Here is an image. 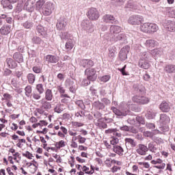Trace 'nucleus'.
<instances>
[{"label":"nucleus","mask_w":175,"mask_h":175,"mask_svg":"<svg viewBox=\"0 0 175 175\" xmlns=\"http://www.w3.org/2000/svg\"><path fill=\"white\" fill-rule=\"evenodd\" d=\"M86 16L89 20H91L92 21H96L100 16L99 11H98L95 8H91L88 9Z\"/></svg>","instance_id":"f257e3e1"},{"label":"nucleus","mask_w":175,"mask_h":175,"mask_svg":"<svg viewBox=\"0 0 175 175\" xmlns=\"http://www.w3.org/2000/svg\"><path fill=\"white\" fill-rule=\"evenodd\" d=\"M69 38H70V35L68 33H63L62 34V39H68L65 44V49L67 51H70V50H72V49L75 47V44H73V40Z\"/></svg>","instance_id":"f03ea898"},{"label":"nucleus","mask_w":175,"mask_h":175,"mask_svg":"<svg viewBox=\"0 0 175 175\" xmlns=\"http://www.w3.org/2000/svg\"><path fill=\"white\" fill-rule=\"evenodd\" d=\"M85 75L87 77V79H88V80H91V81H95L98 77L96 70L92 68H87L85 70Z\"/></svg>","instance_id":"7ed1b4c3"},{"label":"nucleus","mask_w":175,"mask_h":175,"mask_svg":"<svg viewBox=\"0 0 175 175\" xmlns=\"http://www.w3.org/2000/svg\"><path fill=\"white\" fill-rule=\"evenodd\" d=\"M25 2L23 8L27 12H32L35 10L36 0H22Z\"/></svg>","instance_id":"20e7f679"},{"label":"nucleus","mask_w":175,"mask_h":175,"mask_svg":"<svg viewBox=\"0 0 175 175\" xmlns=\"http://www.w3.org/2000/svg\"><path fill=\"white\" fill-rule=\"evenodd\" d=\"M81 27L88 33H92L95 29L94 25L87 20L81 22Z\"/></svg>","instance_id":"39448f33"},{"label":"nucleus","mask_w":175,"mask_h":175,"mask_svg":"<svg viewBox=\"0 0 175 175\" xmlns=\"http://www.w3.org/2000/svg\"><path fill=\"white\" fill-rule=\"evenodd\" d=\"M133 101L139 105H147L150 102V98L144 96L136 95L133 97Z\"/></svg>","instance_id":"423d86ee"},{"label":"nucleus","mask_w":175,"mask_h":175,"mask_svg":"<svg viewBox=\"0 0 175 175\" xmlns=\"http://www.w3.org/2000/svg\"><path fill=\"white\" fill-rule=\"evenodd\" d=\"M142 21H143V18L138 15L131 16L128 20L129 24L131 25H139L142 24Z\"/></svg>","instance_id":"0eeeda50"},{"label":"nucleus","mask_w":175,"mask_h":175,"mask_svg":"<svg viewBox=\"0 0 175 175\" xmlns=\"http://www.w3.org/2000/svg\"><path fill=\"white\" fill-rule=\"evenodd\" d=\"M111 110H112L113 113H114L116 116H119L120 117H125L129 113V110L126 109H118L114 107H112Z\"/></svg>","instance_id":"6e6552de"},{"label":"nucleus","mask_w":175,"mask_h":175,"mask_svg":"<svg viewBox=\"0 0 175 175\" xmlns=\"http://www.w3.org/2000/svg\"><path fill=\"white\" fill-rule=\"evenodd\" d=\"M112 42H121V43H126V35L125 33L115 34L111 37Z\"/></svg>","instance_id":"1a4fd4ad"},{"label":"nucleus","mask_w":175,"mask_h":175,"mask_svg":"<svg viewBox=\"0 0 175 175\" xmlns=\"http://www.w3.org/2000/svg\"><path fill=\"white\" fill-rule=\"evenodd\" d=\"M131 49L128 46H124L120 51L119 58L121 61H125L128 58V53H129Z\"/></svg>","instance_id":"9d476101"},{"label":"nucleus","mask_w":175,"mask_h":175,"mask_svg":"<svg viewBox=\"0 0 175 175\" xmlns=\"http://www.w3.org/2000/svg\"><path fill=\"white\" fill-rule=\"evenodd\" d=\"M148 152V148H147V146L139 144L137 146L136 152L138 153L139 155H146L147 152Z\"/></svg>","instance_id":"9b49d317"},{"label":"nucleus","mask_w":175,"mask_h":175,"mask_svg":"<svg viewBox=\"0 0 175 175\" xmlns=\"http://www.w3.org/2000/svg\"><path fill=\"white\" fill-rule=\"evenodd\" d=\"M163 27L165 28V29H167L170 32H174L175 31V22L174 21H166L163 23Z\"/></svg>","instance_id":"f8f14e48"},{"label":"nucleus","mask_w":175,"mask_h":175,"mask_svg":"<svg viewBox=\"0 0 175 175\" xmlns=\"http://www.w3.org/2000/svg\"><path fill=\"white\" fill-rule=\"evenodd\" d=\"M45 61H46L48 64H57V62L59 61V58L53 55H47L45 57Z\"/></svg>","instance_id":"ddd939ff"},{"label":"nucleus","mask_w":175,"mask_h":175,"mask_svg":"<svg viewBox=\"0 0 175 175\" xmlns=\"http://www.w3.org/2000/svg\"><path fill=\"white\" fill-rule=\"evenodd\" d=\"M124 142L126 148H133L136 147V142L131 138H125Z\"/></svg>","instance_id":"4468645a"},{"label":"nucleus","mask_w":175,"mask_h":175,"mask_svg":"<svg viewBox=\"0 0 175 175\" xmlns=\"http://www.w3.org/2000/svg\"><path fill=\"white\" fill-rule=\"evenodd\" d=\"M151 54L154 59H157V58H159L163 54V50L161 48L155 49L151 51Z\"/></svg>","instance_id":"2eb2a0df"},{"label":"nucleus","mask_w":175,"mask_h":175,"mask_svg":"<svg viewBox=\"0 0 175 175\" xmlns=\"http://www.w3.org/2000/svg\"><path fill=\"white\" fill-rule=\"evenodd\" d=\"M67 24L68 23H66V21H65V19H60L58 21L56 27L59 31H64V29L66 28Z\"/></svg>","instance_id":"dca6fc26"},{"label":"nucleus","mask_w":175,"mask_h":175,"mask_svg":"<svg viewBox=\"0 0 175 175\" xmlns=\"http://www.w3.org/2000/svg\"><path fill=\"white\" fill-rule=\"evenodd\" d=\"M80 65L83 68H90L94 66V62L91 59H81L80 61Z\"/></svg>","instance_id":"f3484780"},{"label":"nucleus","mask_w":175,"mask_h":175,"mask_svg":"<svg viewBox=\"0 0 175 175\" xmlns=\"http://www.w3.org/2000/svg\"><path fill=\"white\" fill-rule=\"evenodd\" d=\"M103 21L107 24H113L116 21V18L110 14H106L103 17Z\"/></svg>","instance_id":"a211bd4d"},{"label":"nucleus","mask_w":175,"mask_h":175,"mask_svg":"<svg viewBox=\"0 0 175 175\" xmlns=\"http://www.w3.org/2000/svg\"><path fill=\"white\" fill-rule=\"evenodd\" d=\"M66 83V85H69V90L70 92L75 94V92H76V90H77V85L75 84V82H73V81L68 80Z\"/></svg>","instance_id":"6ab92c4d"},{"label":"nucleus","mask_w":175,"mask_h":175,"mask_svg":"<svg viewBox=\"0 0 175 175\" xmlns=\"http://www.w3.org/2000/svg\"><path fill=\"white\" fill-rule=\"evenodd\" d=\"M159 107L161 111H163L164 113H167V111L170 110V105H169V103L166 101H163L160 104Z\"/></svg>","instance_id":"aec40b11"},{"label":"nucleus","mask_w":175,"mask_h":175,"mask_svg":"<svg viewBox=\"0 0 175 175\" xmlns=\"http://www.w3.org/2000/svg\"><path fill=\"white\" fill-rule=\"evenodd\" d=\"M1 3L5 10H12V9H13L12 2H10L9 0H2Z\"/></svg>","instance_id":"412c9836"},{"label":"nucleus","mask_w":175,"mask_h":175,"mask_svg":"<svg viewBox=\"0 0 175 175\" xmlns=\"http://www.w3.org/2000/svg\"><path fill=\"white\" fill-rule=\"evenodd\" d=\"M159 122L160 124H163V125H166V124L170 122V118L167 115L163 113L160 116Z\"/></svg>","instance_id":"4be33fe9"},{"label":"nucleus","mask_w":175,"mask_h":175,"mask_svg":"<svg viewBox=\"0 0 175 175\" xmlns=\"http://www.w3.org/2000/svg\"><path fill=\"white\" fill-rule=\"evenodd\" d=\"M121 31H122V28H121V27H120V26L112 25L110 27V33L112 35H117V34L120 33V32H121Z\"/></svg>","instance_id":"5701e85b"},{"label":"nucleus","mask_w":175,"mask_h":175,"mask_svg":"<svg viewBox=\"0 0 175 175\" xmlns=\"http://www.w3.org/2000/svg\"><path fill=\"white\" fill-rule=\"evenodd\" d=\"M159 29V27L155 23H149L148 33H155Z\"/></svg>","instance_id":"b1692460"},{"label":"nucleus","mask_w":175,"mask_h":175,"mask_svg":"<svg viewBox=\"0 0 175 175\" xmlns=\"http://www.w3.org/2000/svg\"><path fill=\"white\" fill-rule=\"evenodd\" d=\"M164 70L166 72V73H169L170 75H172V73H175V65L168 64L165 66Z\"/></svg>","instance_id":"393cba45"},{"label":"nucleus","mask_w":175,"mask_h":175,"mask_svg":"<svg viewBox=\"0 0 175 175\" xmlns=\"http://www.w3.org/2000/svg\"><path fill=\"white\" fill-rule=\"evenodd\" d=\"M113 152H116V154H118V155H124V148L120 146L116 145L113 146Z\"/></svg>","instance_id":"a878e982"},{"label":"nucleus","mask_w":175,"mask_h":175,"mask_svg":"<svg viewBox=\"0 0 175 175\" xmlns=\"http://www.w3.org/2000/svg\"><path fill=\"white\" fill-rule=\"evenodd\" d=\"M44 0H38L35 5L36 10L41 12L42 10H43V6H44Z\"/></svg>","instance_id":"bb28decb"},{"label":"nucleus","mask_w":175,"mask_h":175,"mask_svg":"<svg viewBox=\"0 0 175 175\" xmlns=\"http://www.w3.org/2000/svg\"><path fill=\"white\" fill-rule=\"evenodd\" d=\"M150 23H145L142 24L139 27V29L142 32L144 33H148Z\"/></svg>","instance_id":"cd10ccee"},{"label":"nucleus","mask_w":175,"mask_h":175,"mask_svg":"<svg viewBox=\"0 0 175 175\" xmlns=\"http://www.w3.org/2000/svg\"><path fill=\"white\" fill-rule=\"evenodd\" d=\"M36 30L37 32H38V33H40L41 36H43L44 38L47 35L46 29H44V27H43L42 25L37 26Z\"/></svg>","instance_id":"c85d7f7f"},{"label":"nucleus","mask_w":175,"mask_h":175,"mask_svg":"<svg viewBox=\"0 0 175 175\" xmlns=\"http://www.w3.org/2000/svg\"><path fill=\"white\" fill-rule=\"evenodd\" d=\"M155 116H157V112L152 109L148 111L146 114V117L148 118V120H152L155 118Z\"/></svg>","instance_id":"c756f323"},{"label":"nucleus","mask_w":175,"mask_h":175,"mask_svg":"<svg viewBox=\"0 0 175 175\" xmlns=\"http://www.w3.org/2000/svg\"><path fill=\"white\" fill-rule=\"evenodd\" d=\"M150 59V54L147 52H142L140 53L139 61H148Z\"/></svg>","instance_id":"7c9ffc66"},{"label":"nucleus","mask_w":175,"mask_h":175,"mask_svg":"<svg viewBox=\"0 0 175 175\" xmlns=\"http://www.w3.org/2000/svg\"><path fill=\"white\" fill-rule=\"evenodd\" d=\"M10 31L11 29L10 26H3L0 29V32L2 35H8V33H10Z\"/></svg>","instance_id":"2f4dec72"},{"label":"nucleus","mask_w":175,"mask_h":175,"mask_svg":"<svg viewBox=\"0 0 175 175\" xmlns=\"http://www.w3.org/2000/svg\"><path fill=\"white\" fill-rule=\"evenodd\" d=\"M14 59H15L16 62H18V64L24 61V59L23 58V55L19 53H16L14 54Z\"/></svg>","instance_id":"473e14b6"},{"label":"nucleus","mask_w":175,"mask_h":175,"mask_svg":"<svg viewBox=\"0 0 175 175\" xmlns=\"http://www.w3.org/2000/svg\"><path fill=\"white\" fill-rule=\"evenodd\" d=\"M7 65H8V68H10L11 69H13L17 66V64L14 61H13V59L8 58L6 59Z\"/></svg>","instance_id":"72a5a7b5"},{"label":"nucleus","mask_w":175,"mask_h":175,"mask_svg":"<svg viewBox=\"0 0 175 175\" xmlns=\"http://www.w3.org/2000/svg\"><path fill=\"white\" fill-rule=\"evenodd\" d=\"M55 146L57 150H60V148H64V147L66 146V142L64 140H61L55 143Z\"/></svg>","instance_id":"f704fd0d"},{"label":"nucleus","mask_w":175,"mask_h":175,"mask_svg":"<svg viewBox=\"0 0 175 175\" xmlns=\"http://www.w3.org/2000/svg\"><path fill=\"white\" fill-rule=\"evenodd\" d=\"M45 99L46 100H53V92L51 90L48 89L45 92Z\"/></svg>","instance_id":"c9c22d12"},{"label":"nucleus","mask_w":175,"mask_h":175,"mask_svg":"<svg viewBox=\"0 0 175 175\" xmlns=\"http://www.w3.org/2000/svg\"><path fill=\"white\" fill-rule=\"evenodd\" d=\"M33 44H42L43 40L36 36H33L31 39Z\"/></svg>","instance_id":"e433bc0d"},{"label":"nucleus","mask_w":175,"mask_h":175,"mask_svg":"<svg viewBox=\"0 0 175 175\" xmlns=\"http://www.w3.org/2000/svg\"><path fill=\"white\" fill-rule=\"evenodd\" d=\"M96 125L99 126V128H102L103 129H106V128H107V124L103 122V118L98 119V122L96 123Z\"/></svg>","instance_id":"4c0bfd02"},{"label":"nucleus","mask_w":175,"mask_h":175,"mask_svg":"<svg viewBox=\"0 0 175 175\" xmlns=\"http://www.w3.org/2000/svg\"><path fill=\"white\" fill-rule=\"evenodd\" d=\"M146 47H155L157 46V41L154 40H147L145 42Z\"/></svg>","instance_id":"58836bf2"},{"label":"nucleus","mask_w":175,"mask_h":175,"mask_svg":"<svg viewBox=\"0 0 175 175\" xmlns=\"http://www.w3.org/2000/svg\"><path fill=\"white\" fill-rule=\"evenodd\" d=\"M139 67L143 69H148L150 68V64H148V61H139Z\"/></svg>","instance_id":"ea45409f"},{"label":"nucleus","mask_w":175,"mask_h":175,"mask_svg":"<svg viewBox=\"0 0 175 175\" xmlns=\"http://www.w3.org/2000/svg\"><path fill=\"white\" fill-rule=\"evenodd\" d=\"M25 94L27 98H31V96H32V94H32V87L31 85H27L25 88Z\"/></svg>","instance_id":"a19ab883"},{"label":"nucleus","mask_w":175,"mask_h":175,"mask_svg":"<svg viewBox=\"0 0 175 175\" xmlns=\"http://www.w3.org/2000/svg\"><path fill=\"white\" fill-rule=\"evenodd\" d=\"M44 8H46L51 10H54V9H55V4L51 1H46L44 5Z\"/></svg>","instance_id":"79ce46f5"},{"label":"nucleus","mask_w":175,"mask_h":175,"mask_svg":"<svg viewBox=\"0 0 175 175\" xmlns=\"http://www.w3.org/2000/svg\"><path fill=\"white\" fill-rule=\"evenodd\" d=\"M148 151H150L151 152H157V147H155V144H154V142H150L148 145Z\"/></svg>","instance_id":"37998d69"},{"label":"nucleus","mask_w":175,"mask_h":175,"mask_svg":"<svg viewBox=\"0 0 175 175\" xmlns=\"http://www.w3.org/2000/svg\"><path fill=\"white\" fill-rule=\"evenodd\" d=\"M42 107V109H45L46 110L51 109V104L49 102L41 100Z\"/></svg>","instance_id":"c03bdc74"},{"label":"nucleus","mask_w":175,"mask_h":175,"mask_svg":"<svg viewBox=\"0 0 175 175\" xmlns=\"http://www.w3.org/2000/svg\"><path fill=\"white\" fill-rule=\"evenodd\" d=\"M41 12L42 13V14H44V16H50V14L53 13V10H50V8L43 7Z\"/></svg>","instance_id":"a18cd8bd"},{"label":"nucleus","mask_w":175,"mask_h":175,"mask_svg":"<svg viewBox=\"0 0 175 175\" xmlns=\"http://www.w3.org/2000/svg\"><path fill=\"white\" fill-rule=\"evenodd\" d=\"M41 12L42 13V14H44V16H50V14L53 13V10H50V8L43 7Z\"/></svg>","instance_id":"49530a36"},{"label":"nucleus","mask_w":175,"mask_h":175,"mask_svg":"<svg viewBox=\"0 0 175 175\" xmlns=\"http://www.w3.org/2000/svg\"><path fill=\"white\" fill-rule=\"evenodd\" d=\"M35 75L32 73H29L27 75V80L29 83V84H33L35 83Z\"/></svg>","instance_id":"de8ad7c7"},{"label":"nucleus","mask_w":175,"mask_h":175,"mask_svg":"<svg viewBox=\"0 0 175 175\" xmlns=\"http://www.w3.org/2000/svg\"><path fill=\"white\" fill-rule=\"evenodd\" d=\"M36 89L40 94H43V92H44V88H43V84L42 83L37 84Z\"/></svg>","instance_id":"09e8293b"},{"label":"nucleus","mask_w":175,"mask_h":175,"mask_svg":"<svg viewBox=\"0 0 175 175\" xmlns=\"http://www.w3.org/2000/svg\"><path fill=\"white\" fill-rule=\"evenodd\" d=\"M109 58H111V59L116 57V51L114 50L113 47H110L109 49Z\"/></svg>","instance_id":"8fccbe9b"},{"label":"nucleus","mask_w":175,"mask_h":175,"mask_svg":"<svg viewBox=\"0 0 175 175\" xmlns=\"http://www.w3.org/2000/svg\"><path fill=\"white\" fill-rule=\"evenodd\" d=\"M110 141V143L111 146H113V147H114L115 146H117V144H118V143L120 142V140L118 139V138L116 137H112Z\"/></svg>","instance_id":"3c124183"},{"label":"nucleus","mask_w":175,"mask_h":175,"mask_svg":"<svg viewBox=\"0 0 175 175\" xmlns=\"http://www.w3.org/2000/svg\"><path fill=\"white\" fill-rule=\"evenodd\" d=\"M13 99V96L12 95L5 93L3 94V98H2V100H7V102H9Z\"/></svg>","instance_id":"603ef678"},{"label":"nucleus","mask_w":175,"mask_h":175,"mask_svg":"<svg viewBox=\"0 0 175 175\" xmlns=\"http://www.w3.org/2000/svg\"><path fill=\"white\" fill-rule=\"evenodd\" d=\"M94 106L97 107V109H104L105 108V105L103 103L99 102V101H96L93 103Z\"/></svg>","instance_id":"864d4df0"},{"label":"nucleus","mask_w":175,"mask_h":175,"mask_svg":"<svg viewBox=\"0 0 175 175\" xmlns=\"http://www.w3.org/2000/svg\"><path fill=\"white\" fill-rule=\"evenodd\" d=\"M40 95H42V94L33 92L31 94V96H33V98L35 99L36 100H39V99L42 98V96Z\"/></svg>","instance_id":"5fc2aeb1"},{"label":"nucleus","mask_w":175,"mask_h":175,"mask_svg":"<svg viewBox=\"0 0 175 175\" xmlns=\"http://www.w3.org/2000/svg\"><path fill=\"white\" fill-rule=\"evenodd\" d=\"M33 25V23L29 21H26L23 23L24 28H26V29H29L30 28H32Z\"/></svg>","instance_id":"6e6d98bb"},{"label":"nucleus","mask_w":175,"mask_h":175,"mask_svg":"<svg viewBox=\"0 0 175 175\" xmlns=\"http://www.w3.org/2000/svg\"><path fill=\"white\" fill-rule=\"evenodd\" d=\"M63 110H64V109H62V108L61 107V104H57V105L55 106V107L54 108V111H55V113H62Z\"/></svg>","instance_id":"4d7b16f0"},{"label":"nucleus","mask_w":175,"mask_h":175,"mask_svg":"<svg viewBox=\"0 0 175 175\" xmlns=\"http://www.w3.org/2000/svg\"><path fill=\"white\" fill-rule=\"evenodd\" d=\"M23 157H25L28 159H32L33 158V155L29 151H26L25 153H23Z\"/></svg>","instance_id":"13d9d810"},{"label":"nucleus","mask_w":175,"mask_h":175,"mask_svg":"<svg viewBox=\"0 0 175 175\" xmlns=\"http://www.w3.org/2000/svg\"><path fill=\"white\" fill-rule=\"evenodd\" d=\"M100 81H103V83H107L109 80H110V76L109 75H105L103 76L100 78Z\"/></svg>","instance_id":"bf43d9fd"},{"label":"nucleus","mask_w":175,"mask_h":175,"mask_svg":"<svg viewBox=\"0 0 175 175\" xmlns=\"http://www.w3.org/2000/svg\"><path fill=\"white\" fill-rule=\"evenodd\" d=\"M86 140L87 139L85 137H83L81 135H79V137L78 139V143H79V144H84Z\"/></svg>","instance_id":"052dcab7"},{"label":"nucleus","mask_w":175,"mask_h":175,"mask_svg":"<svg viewBox=\"0 0 175 175\" xmlns=\"http://www.w3.org/2000/svg\"><path fill=\"white\" fill-rule=\"evenodd\" d=\"M72 126H75V128H80L81 126H83V125H84L83 123L79 122H72Z\"/></svg>","instance_id":"680f3d73"},{"label":"nucleus","mask_w":175,"mask_h":175,"mask_svg":"<svg viewBox=\"0 0 175 175\" xmlns=\"http://www.w3.org/2000/svg\"><path fill=\"white\" fill-rule=\"evenodd\" d=\"M135 120L137 122H139V124H144V118L142 116H137L135 118Z\"/></svg>","instance_id":"e2e57ef3"},{"label":"nucleus","mask_w":175,"mask_h":175,"mask_svg":"<svg viewBox=\"0 0 175 175\" xmlns=\"http://www.w3.org/2000/svg\"><path fill=\"white\" fill-rule=\"evenodd\" d=\"M33 72H34V73H40L42 72V68L39 66H34L33 67Z\"/></svg>","instance_id":"0e129e2a"},{"label":"nucleus","mask_w":175,"mask_h":175,"mask_svg":"<svg viewBox=\"0 0 175 175\" xmlns=\"http://www.w3.org/2000/svg\"><path fill=\"white\" fill-rule=\"evenodd\" d=\"M57 90L60 94H65V89L64 88V87H62V85H57Z\"/></svg>","instance_id":"69168bd1"},{"label":"nucleus","mask_w":175,"mask_h":175,"mask_svg":"<svg viewBox=\"0 0 175 175\" xmlns=\"http://www.w3.org/2000/svg\"><path fill=\"white\" fill-rule=\"evenodd\" d=\"M146 126L148 129H155V124L152 123H147Z\"/></svg>","instance_id":"338daca9"},{"label":"nucleus","mask_w":175,"mask_h":175,"mask_svg":"<svg viewBox=\"0 0 175 175\" xmlns=\"http://www.w3.org/2000/svg\"><path fill=\"white\" fill-rule=\"evenodd\" d=\"M169 14L171 17L174 18L175 17V10L173 8H171L169 11Z\"/></svg>","instance_id":"774afa93"}]
</instances>
